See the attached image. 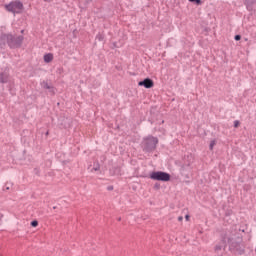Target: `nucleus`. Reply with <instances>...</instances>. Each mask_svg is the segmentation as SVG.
<instances>
[{
	"label": "nucleus",
	"instance_id": "f257e3e1",
	"mask_svg": "<svg viewBox=\"0 0 256 256\" xmlns=\"http://www.w3.org/2000/svg\"><path fill=\"white\" fill-rule=\"evenodd\" d=\"M223 241L229 244V249L233 253H236L237 255H243V253H245L243 238H241V235H239L237 230L227 232L223 238Z\"/></svg>",
	"mask_w": 256,
	"mask_h": 256
},
{
	"label": "nucleus",
	"instance_id": "f03ea898",
	"mask_svg": "<svg viewBox=\"0 0 256 256\" xmlns=\"http://www.w3.org/2000/svg\"><path fill=\"white\" fill-rule=\"evenodd\" d=\"M23 43V36L15 37L12 34H2L0 36V47L3 49L6 45L10 49H17Z\"/></svg>",
	"mask_w": 256,
	"mask_h": 256
},
{
	"label": "nucleus",
	"instance_id": "7ed1b4c3",
	"mask_svg": "<svg viewBox=\"0 0 256 256\" xmlns=\"http://www.w3.org/2000/svg\"><path fill=\"white\" fill-rule=\"evenodd\" d=\"M159 143V140L153 136H148L147 138H144L142 142L143 150L147 153H151V151H155L157 144Z\"/></svg>",
	"mask_w": 256,
	"mask_h": 256
},
{
	"label": "nucleus",
	"instance_id": "20e7f679",
	"mask_svg": "<svg viewBox=\"0 0 256 256\" xmlns=\"http://www.w3.org/2000/svg\"><path fill=\"white\" fill-rule=\"evenodd\" d=\"M7 11L10 13H22L23 12V3L20 1H13L6 5Z\"/></svg>",
	"mask_w": 256,
	"mask_h": 256
},
{
	"label": "nucleus",
	"instance_id": "39448f33",
	"mask_svg": "<svg viewBox=\"0 0 256 256\" xmlns=\"http://www.w3.org/2000/svg\"><path fill=\"white\" fill-rule=\"evenodd\" d=\"M150 179H153L154 181H170L171 175L167 172H152L150 175Z\"/></svg>",
	"mask_w": 256,
	"mask_h": 256
},
{
	"label": "nucleus",
	"instance_id": "423d86ee",
	"mask_svg": "<svg viewBox=\"0 0 256 256\" xmlns=\"http://www.w3.org/2000/svg\"><path fill=\"white\" fill-rule=\"evenodd\" d=\"M138 85L140 87H145V89H151L154 83H153V80H151V78H145L143 81H140Z\"/></svg>",
	"mask_w": 256,
	"mask_h": 256
},
{
	"label": "nucleus",
	"instance_id": "0eeeda50",
	"mask_svg": "<svg viewBox=\"0 0 256 256\" xmlns=\"http://www.w3.org/2000/svg\"><path fill=\"white\" fill-rule=\"evenodd\" d=\"M246 9L256 11V0H245Z\"/></svg>",
	"mask_w": 256,
	"mask_h": 256
},
{
	"label": "nucleus",
	"instance_id": "6e6552de",
	"mask_svg": "<svg viewBox=\"0 0 256 256\" xmlns=\"http://www.w3.org/2000/svg\"><path fill=\"white\" fill-rule=\"evenodd\" d=\"M71 123H73L71 118H63L61 125L64 127V129H69V127H71Z\"/></svg>",
	"mask_w": 256,
	"mask_h": 256
},
{
	"label": "nucleus",
	"instance_id": "1a4fd4ad",
	"mask_svg": "<svg viewBox=\"0 0 256 256\" xmlns=\"http://www.w3.org/2000/svg\"><path fill=\"white\" fill-rule=\"evenodd\" d=\"M9 75L7 73H0V83H7Z\"/></svg>",
	"mask_w": 256,
	"mask_h": 256
},
{
	"label": "nucleus",
	"instance_id": "9d476101",
	"mask_svg": "<svg viewBox=\"0 0 256 256\" xmlns=\"http://www.w3.org/2000/svg\"><path fill=\"white\" fill-rule=\"evenodd\" d=\"M51 61H53V54L52 53H48L44 55V62L45 63H51Z\"/></svg>",
	"mask_w": 256,
	"mask_h": 256
},
{
	"label": "nucleus",
	"instance_id": "9b49d317",
	"mask_svg": "<svg viewBox=\"0 0 256 256\" xmlns=\"http://www.w3.org/2000/svg\"><path fill=\"white\" fill-rule=\"evenodd\" d=\"M111 175H121V168L120 167H114L110 170Z\"/></svg>",
	"mask_w": 256,
	"mask_h": 256
},
{
	"label": "nucleus",
	"instance_id": "f8f14e48",
	"mask_svg": "<svg viewBox=\"0 0 256 256\" xmlns=\"http://www.w3.org/2000/svg\"><path fill=\"white\" fill-rule=\"evenodd\" d=\"M221 249H225V245L223 244H218L215 246V252L219 253V251H221Z\"/></svg>",
	"mask_w": 256,
	"mask_h": 256
},
{
	"label": "nucleus",
	"instance_id": "ddd939ff",
	"mask_svg": "<svg viewBox=\"0 0 256 256\" xmlns=\"http://www.w3.org/2000/svg\"><path fill=\"white\" fill-rule=\"evenodd\" d=\"M100 169H101V166L99 165V162H96L94 163L91 171H99Z\"/></svg>",
	"mask_w": 256,
	"mask_h": 256
},
{
	"label": "nucleus",
	"instance_id": "4468645a",
	"mask_svg": "<svg viewBox=\"0 0 256 256\" xmlns=\"http://www.w3.org/2000/svg\"><path fill=\"white\" fill-rule=\"evenodd\" d=\"M41 85H42L43 89H48V90L52 89L51 86L47 82H45V81L42 82Z\"/></svg>",
	"mask_w": 256,
	"mask_h": 256
},
{
	"label": "nucleus",
	"instance_id": "2eb2a0df",
	"mask_svg": "<svg viewBox=\"0 0 256 256\" xmlns=\"http://www.w3.org/2000/svg\"><path fill=\"white\" fill-rule=\"evenodd\" d=\"M215 145H217V142L215 140H212L209 145L210 151H213V147H215Z\"/></svg>",
	"mask_w": 256,
	"mask_h": 256
},
{
	"label": "nucleus",
	"instance_id": "dca6fc26",
	"mask_svg": "<svg viewBox=\"0 0 256 256\" xmlns=\"http://www.w3.org/2000/svg\"><path fill=\"white\" fill-rule=\"evenodd\" d=\"M190 3H196V5H203V1L201 0H189Z\"/></svg>",
	"mask_w": 256,
	"mask_h": 256
},
{
	"label": "nucleus",
	"instance_id": "f3484780",
	"mask_svg": "<svg viewBox=\"0 0 256 256\" xmlns=\"http://www.w3.org/2000/svg\"><path fill=\"white\" fill-rule=\"evenodd\" d=\"M37 225H39V222L37 220L31 222L32 227H37Z\"/></svg>",
	"mask_w": 256,
	"mask_h": 256
},
{
	"label": "nucleus",
	"instance_id": "a211bd4d",
	"mask_svg": "<svg viewBox=\"0 0 256 256\" xmlns=\"http://www.w3.org/2000/svg\"><path fill=\"white\" fill-rule=\"evenodd\" d=\"M239 125H241V122H239V120L234 121V127L237 129V127H239Z\"/></svg>",
	"mask_w": 256,
	"mask_h": 256
},
{
	"label": "nucleus",
	"instance_id": "6ab92c4d",
	"mask_svg": "<svg viewBox=\"0 0 256 256\" xmlns=\"http://www.w3.org/2000/svg\"><path fill=\"white\" fill-rule=\"evenodd\" d=\"M49 93H51V95H55V88H53L51 86V89H48Z\"/></svg>",
	"mask_w": 256,
	"mask_h": 256
},
{
	"label": "nucleus",
	"instance_id": "aec40b11",
	"mask_svg": "<svg viewBox=\"0 0 256 256\" xmlns=\"http://www.w3.org/2000/svg\"><path fill=\"white\" fill-rule=\"evenodd\" d=\"M234 39H235V41H241V35H236V36L234 37Z\"/></svg>",
	"mask_w": 256,
	"mask_h": 256
},
{
	"label": "nucleus",
	"instance_id": "412c9836",
	"mask_svg": "<svg viewBox=\"0 0 256 256\" xmlns=\"http://www.w3.org/2000/svg\"><path fill=\"white\" fill-rule=\"evenodd\" d=\"M97 39H98L99 41H103V35L99 34V35L97 36Z\"/></svg>",
	"mask_w": 256,
	"mask_h": 256
},
{
	"label": "nucleus",
	"instance_id": "4be33fe9",
	"mask_svg": "<svg viewBox=\"0 0 256 256\" xmlns=\"http://www.w3.org/2000/svg\"><path fill=\"white\" fill-rule=\"evenodd\" d=\"M178 221H183V216H179Z\"/></svg>",
	"mask_w": 256,
	"mask_h": 256
},
{
	"label": "nucleus",
	"instance_id": "5701e85b",
	"mask_svg": "<svg viewBox=\"0 0 256 256\" xmlns=\"http://www.w3.org/2000/svg\"><path fill=\"white\" fill-rule=\"evenodd\" d=\"M189 217H190L189 215L185 216L186 221H189Z\"/></svg>",
	"mask_w": 256,
	"mask_h": 256
},
{
	"label": "nucleus",
	"instance_id": "b1692460",
	"mask_svg": "<svg viewBox=\"0 0 256 256\" xmlns=\"http://www.w3.org/2000/svg\"><path fill=\"white\" fill-rule=\"evenodd\" d=\"M108 189H109V191H113V187L112 186L108 187Z\"/></svg>",
	"mask_w": 256,
	"mask_h": 256
},
{
	"label": "nucleus",
	"instance_id": "393cba45",
	"mask_svg": "<svg viewBox=\"0 0 256 256\" xmlns=\"http://www.w3.org/2000/svg\"><path fill=\"white\" fill-rule=\"evenodd\" d=\"M3 219V214L0 213V221Z\"/></svg>",
	"mask_w": 256,
	"mask_h": 256
},
{
	"label": "nucleus",
	"instance_id": "a878e982",
	"mask_svg": "<svg viewBox=\"0 0 256 256\" xmlns=\"http://www.w3.org/2000/svg\"><path fill=\"white\" fill-rule=\"evenodd\" d=\"M46 3H49V2H51V1H53V0H44Z\"/></svg>",
	"mask_w": 256,
	"mask_h": 256
},
{
	"label": "nucleus",
	"instance_id": "bb28decb",
	"mask_svg": "<svg viewBox=\"0 0 256 256\" xmlns=\"http://www.w3.org/2000/svg\"><path fill=\"white\" fill-rule=\"evenodd\" d=\"M6 190L9 191V187H7Z\"/></svg>",
	"mask_w": 256,
	"mask_h": 256
},
{
	"label": "nucleus",
	"instance_id": "cd10ccee",
	"mask_svg": "<svg viewBox=\"0 0 256 256\" xmlns=\"http://www.w3.org/2000/svg\"><path fill=\"white\" fill-rule=\"evenodd\" d=\"M25 30H22L21 33H24Z\"/></svg>",
	"mask_w": 256,
	"mask_h": 256
},
{
	"label": "nucleus",
	"instance_id": "c85d7f7f",
	"mask_svg": "<svg viewBox=\"0 0 256 256\" xmlns=\"http://www.w3.org/2000/svg\"><path fill=\"white\" fill-rule=\"evenodd\" d=\"M156 187H157V189H159V186H158V185H156Z\"/></svg>",
	"mask_w": 256,
	"mask_h": 256
}]
</instances>
